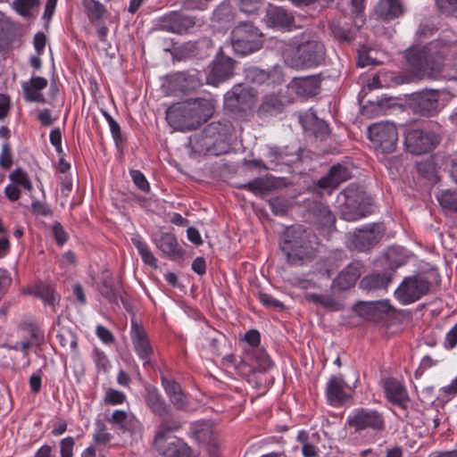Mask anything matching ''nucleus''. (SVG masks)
<instances>
[{
	"instance_id": "nucleus-6",
	"label": "nucleus",
	"mask_w": 457,
	"mask_h": 457,
	"mask_svg": "<svg viewBox=\"0 0 457 457\" xmlns=\"http://www.w3.org/2000/svg\"><path fill=\"white\" fill-rule=\"evenodd\" d=\"M287 62L293 68H313L322 64L326 58L324 45L318 40L300 43L292 56H286Z\"/></svg>"
},
{
	"instance_id": "nucleus-55",
	"label": "nucleus",
	"mask_w": 457,
	"mask_h": 457,
	"mask_svg": "<svg viewBox=\"0 0 457 457\" xmlns=\"http://www.w3.org/2000/svg\"><path fill=\"white\" fill-rule=\"evenodd\" d=\"M94 361L97 367L98 370H102L103 372H106L109 369V360L105 353L98 349L94 351Z\"/></svg>"
},
{
	"instance_id": "nucleus-25",
	"label": "nucleus",
	"mask_w": 457,
	"mask_h": 457,
	"mask_svg": "<svg viewBox=\"0 0 457 457\" xmlns=\"http://www.w3.org/2000/svg\"><path fill=\"white\" fill-rule=\"evenodd\" d=\"M30 295L37 296L45 305H50L54 309L59 304L61 299L60 295L49 282L40 279L35 282L33 288H30Z\"/></svg>"
},
{
	"instance_id": "nucleus-11",
	"label": "nucleus",
	"mask_w": 457,
	"mask_h": 457,
	"mask_svg": "<svg viewBox=\"0 0 457 457\" xmlns=\"http://www.w3.org/2000/svg\"><path fill=\"white\" fill-rule=\"evenodd\" d=\"M347 424L356 432L365 429L382 431L385 428V420L382 413L375 410L361 408L356 410L347 419Z\"/></svg>"
},
{
	"instance_id": "nucleus-32",
	"label": "nucleus",
	"mask_w": 457,
	"mask_h": 457,
	"mask_svg": "<svg viewBox=\"0 0 457 457\" xmlns=\"http://www.w3.org/2000/svg\"><path fill=\"white\" fill-rule=\"evenodd\" d=\"M158 417L160 418V424L154 437L170 436L171 433L177 432L182 428V422L173 416L171 409L168 414Z\"/></svg>"
},
{
	"instance_id": "nucleus-31",
	"label": "nucleus",
	"mask_w": 457,
	"mask_h": 457,
	"mask_svg": "<svg viewBox=\"0 0 457 457\" xmlns=\"http://www.w3.org/2000/svg\"><path fill=\"white\" fill-rule=\"evenodd\" d=\"M345 198V208L342 210V218L347 221H354L365 216L363 207L359 204L356 205L357 199L351 190H346L344 194Z\"/></svg>"
},
{
	"instance_id": "nucleus-64",
	"label": "nucleus",
	"mask_w": 457,
	"mask_h": 457,
	"mask_svg": "<svg viewBox=\"0 0 457 457\" xmlns=\"http://www.w3.org/2000/svg\"><path fill=\"white\" fill-rule=\"evenodd\" d=\"M260 0H238V5L242 12L252 13L259 8Z\"/></svg>"
},
{
	"instance_id": "nucleus-42",
	"label": "nucleus",
	"mask_w": 457,
	"mask_h": 457,
	"mask_svg": "<svg viewBox=\"0 0 457 457\" xmlns=\"http://www.w3.org/2000/svg\"><path fill=\"white\" fill-rule=\"evenodd\" d=\"M131 241L141 255L143 262L145 264L155 268L157 266V260L152 253L147 244L142 241L140 237H132Z\"/></svg>"
},
{
	"instance_id": "nucleus-60",
	"label": "nucleus",
	"mask_w": 457,
	"mask_h": 457,
	"mask_svg": "<svg viewBox=\"0 0 457 457\" xmlns=\"http://www.w3.org/2000/svg\"><path fill=\"white\" fill-rule=\"evenodd\" d=\"M11 282L12 278L7 270L0 269V300L6 294Z\"/></svg>"
},
{
	"instance_id": "nucleus-41",
	"label": "nucleus",
	"mask_w": 457,
	"mask_h": 457,
	"mask_svg": "<svg viewBox=\"0 0 457 457\" xmlns=\"http://www.w3.org/2000/svg\"><path fill=\"white\" fill-rule=\"evenodd\" d=\"M48 85L46 78L40 76L30 77V102L46 103V98L42 90Z\"/></svg>"
},
{
	"instance_id": "nucleus-7",
	"label": "nucleus",
	"mask_w": 457,
	"mask_h": 457,
	"mask_svg": "<svg viewBox=\"0 0 457 457\" xmlns=\"http://www.w3.org/2000/svg\"><path fill=\"white\" fill-rule=\"evenodd\" d=\"M368 137L382 153H392L397 145V129L389 121L372 124L368 128Z\"/></svg>"
},
{
	"instance_id": "nucleus-24",
	"label": "nucleus",
	"mask_w": 457,
	"mask_h": 457,
	"mask_svg": "<svg viewBox=\"0 0 457 457\" xmlns=\"http://www.w3.org/2000/svg\"><path fill=\"white\" fill-rule=\"evenodd\" d=\"M403 0H379L375 13L384 21H390L403 15Z\"/></svg>"
},
{
	"instance_id": "nucleus-34",
	"label": "nucleus",
	"mask_w": 457,
	"mask_h": 457,
	"mask_svg": "<svg viewBox=\"0 0 457 457\" xmlns=\"http://www.w3.org/2000/svg\"><path fill=\"white\" fill-rule=\"evenodd\" d=\"M392 280V274L372 273L365 276L360 282V287L365 290L386 288Z\"/></svg>"
},
{
	"instance_id": "nucleus-12",
	"label": "nucleus",
	"mask_w": 457,
	"mask_h": 457,
	"mask_svg": "<svg viewBox=\"0 0 457 457\" xmlns=\"http://www.w3.org/2000/svg\"><path fill=\"white\" fill-rule=\"evenodd\" d=\"M384 232L382 224H373L369 228L358 229L351 236L348 247L358 252L368 251L380 241Z\"/></svg>"
},
{
	"instance_id": "nucleus-27",
	"label": "nucleus",
	"mask_w": 457,
	"mask_h": 457,
	"mask_svg": "<svg viewBox=\"0 0 457 457\" xmlns=\"http://www.w3.org/2000/svg\"><path fill=\"white\" fill-rule=\"evenodd\" d=\"M267 22L275 27L290 29L294 26L295 18L293 14L283 7L270 4L266 8Z\"/></svg>"
},
{
	"instance_id": "nucleus-61",
	"label": "nucleus",
	"mask_w": 457,
	"mask_h": 457,
	"mask_svg": "<svg viewBox=\"0 0 457 457\" xmlns=\"http://www.w3.org/2000/svg\"><path fill=\"white\" fill-rule=\"evenodd\" d=\"M53 234L56 243L60 245H63L67 239L68 236L63 227L59 222H55L53 226Z\"/></svg>"
},
{
	"instance_id": "nucleus-1",
	"label": "nucleus",
	"mask_w": 457,
	"mask_h": 457,
	"mask_svg": "<svg viewBox=\"0 0 457 457\" xmlns=\"http://www.w3.org/2000/svg\"><path fill=\"white\" fill-rule=\"evenodd\" d=\"M456 48L455 39L438 38L422 47L412 46L405 58L415 74L420 78L457 82V54L447 63L444 59Z\"/></svg>"
},
{
	"instance_id": "nucleus-8",
	"label": "nucleus",
	"mask_w": 457,
	"mask_h": 457,
	"mask_svg": "<svg viewBox=\"0 0 457 457\" xmlns=\"http://www.w3.org/2000/svg\"><path fill=\"white\" fill-rule=\"evenodd\" d=\"M429 281L421 276L405 278L395 292V297L403 304H410L428 294Z\"/></svg>"
},
{
	"instance_id": "nucleus-43",
	"label": "nucleus",
	"mask_w": 457,
	"mask_h": 457,
	"mask_svg": "<svg viewBox=\"0 0 457 457\" xmlns=\"http://www.w3.org/2000/svg\"><path fill=\"white\" fill-rule=\"evenodd\" d=\"M436 198L440 205L447 211L457 212V192L450 189L443 190L437 194Z\"/></svg>"
},
{
	"instance_id": "nucleus-47",
	"label": "nucleus",
	"mask_w": 457,
	"mask_h": 457,
	"mask_svg": "<svg viewBox=\"0 0 457 457\" xmlns=\"http://www.w3.org/2000/svg\"><path fill=\"white\" fill-rule=\"evenodd\" d=\"M45 333L37 325L30 323V347H38L45 344Z\"/></svg>"
},
{
	"instance_id": "nucleus-2",
	"label": "nucleus",
	"mask_w": 457,
	"mask_h": 457,
	"mask_svg": "<svg viewBox=\"0 0 457 457\" xmlns=\"http://www.w3.org/2000/svg\"><path fill=\"white\" fill-rule=\"evenodd\" d=\"M214 112L212 99L195 98L170 106L166 120L176 130H193L206 122Z\"/></svg>"
},
{
	"instance_id": "nucleus-18",
	"label": "nucleus",
	"mask_w": 457,
	"mask_h": 457,
	"mask_svg": "<svg viewBox=\"0 0 457 457\" xmlns=\"http://www.w3.org/2000/svg\"><path fill=\"white\" fill-rule=\"evenodd\" d=\"M354 311L359 316L378 322L387 316L391 306L388 301L361 302L355 305Z\"/></svg>"
},
{
	"instance_id": "nucleus-54",
	"label": "nucleus",
	"mask_w": 457,
	"mask_h": 457,
	"mask_svg": "<svg viewBox=\"0 0 457 457\" xmlns=\"http://www.w3.org/2000/svg\"><path fill=\"white\" fill-rule=\"evenodd\" d=\"M12 182L18 186H22L24 188H29V179L27 173L21 169L18 168L14 170L9 176Z\"/></svg>"
},
{
	"instance_id": "nucleus-56",
	"label": "nucleus",
	"mask_w": 457,
	"mask_h": 457,
	"mask_svg": "<svg viewBox=\"0 0 457 457\" xmlns=\"http://www.w3.org/2000/svg\"><path fill=\"white\" fill-rule=\"evenodd\" d=\"M269 205L272 212L276 215H285L287 211V205L284 200L272 198L269 200Z\"/></svg>"
},
{
	"instance_id": "nucleus-39",
	"label": "nucleus",
	"mask_w": 457,
	"mask_h": 457,
	"mask_svg": "<svg viewBox=\"0 0 457 457\" xmlns=\"http://www.w3.org/2000/svg\"><path fill=\"white\" fill-rule=\"evenodd\" d=\"M203 77L199 71L193 73L181 72L179 75V80L180 82L181 89L185 92L194 91L203 85Z\"/></svg>"
},
{
	"instance_id": "nucleus-36",
	"label": "nucleus",
	"mask_w": 457,
	"mask_h": 457,
	"mask_svg": "<svg viewBox=\"0 0 457 457\" xmlns=\"http://www.w3.org/2000/svg\"><path fill=\"white\" fill-rule=\"evenodd\" d=\"M108 422L116 425L122 431H131L138 425V420L129 416L125 411L117 410L107 419Z\"/></svg>"
},
{
	"instance_id": "nucleus-63",
	"label": "nucleus",
	"mask_w": 457,
	"mask_h": 457,
	"mask_svg": "<svg viewBox=\"0 0 457 457\" xmlns=\"http://www.w3.org/2000/svg\"><path fill=\"white\" fill-rule=\"evenodd\" d=\"M436 30H437V29L436 28V26L434 24L429 23V22H422V23H420V25L417 30V35L420 38H422V37L426 38L428 37L434 35V33Z\"/></svg>"
},
{
	"instance_id": "nucleus-50",
	"label": "nucleus",
	"mask_w": 457,
	"mask_h": 457,
	"mask_svg": "<svg viewBox=\"0 0 457 457\" xmlns=\"http://www.w3.org/2000/svg\"><path fill=\"white\" fill-rule=\"evenodd\" d=\"M130 176L134 184L138 189L143 192H148L150 190V185L141 171L137 170H131Z\"/></svg>"
},
{
	"instance_id": "nucleus-10",
	"label": "nucleus",
	"mask_w": 457,
	"mask_h": 457,
	"mask_svg": "<svg viewBox=\"0 0 457 457\" xmlns=\"http://www.w3.org/2000/svg\"><path fill=\"white\" fill-rule=\"evenodd\" d=\"M153 446L163 457H197L199 455V453L175 436L154 437Z\"/></svg>"
},
{
	"instance_id": "nucleus-15",
	"label": "nucleus",
	"mask_w": 457,
	"mask_h": 457,
	"mask_svg": "<svg viewBox=\"0 0 457 457\" xmlns=\"http://www.w3.org/2000/svg\"><path fill=\"white\" fill-rule=\"evenodd\" d=\"M195 24L196 21L194 17L173 12L162 17L157 26L161 30L184 34L195 27Z\"/></svg>"
},
{
	"instance_id": "nucleus-4",
	"label": "nucleus",
	"mask_w": 457,
	"mask_h": 457,
	"mask_svg": "<svg viewBox=\"0 0 457 457\" xmlns=\"http://www.w3.org/2000/svg\"><path fill=\"white\" fill-rule=\"evenodd\" d=\"M257 92L253 87L235 85L224 96V108L235 120H245L254 105Z\"/></svg>"
},
{
	"instance_id": "nucleus-59",
	"label": "nucleus",
	"mask_w": 457,
	"mask_h": 457,
	"mask_svg": "<svg viewBox=\"0 0 457 457\" xmlns=\"http://www.w3.org/2000/svg\"><path fill=\"white\" fill-rule=\"evenodd\" d=\"M31 207L33 213L37 215L51 216L53 214L51 208L45 202L38 200L33 201Z\"/></svg>"
},
{
	"instance_id": "nucleus-16",
	"label": "nucleus",
	"mask_w": 457,
	"mask_h": 457,
	"mask_svg": "<svg viewBox=\"0 0 457 457\" xmlns=\"http://www.w3.org/2000/svg\"><path fill=\"white\" fill-rule=\"evenodd\" d=\"M363 264L359 261H353L343 269L333 279L331 289L343 292L354 287L362 273Z\"/></svg>"
},
{
	"instance_id": "nucleus-49",
	"label": "nucleus",
	"mask_w": 457,
	"mask_h": 457,
	"mask_svg": "<svg viewBox=\"0 0 457 457\" xmlns=\"http://www.w3.org/2000/svg\"><path fill=\"white\" fill-rule=\"evenodd\" d=\"M169 399L174 408L179 411H186L189 406L187 397L183 390L177 392L176 395H171Z\"/></svg>"
},
{
	"instance_id": "nucleus-9",
	"label": "nucleus",
	"mask_w": 457,
	"mask_h": 457,
	"mask_svg": "<svg viewBox=\"0 0 457 457\" xmlns=\"http://www.w3.org/2000/svg\"><path fill=\"white\" fill-rule=\"evenodd\" d=\"M440 142V137L431 131L413 129L406 132L404 145L408 152L420 155L434 149Z\"/></svg>"
},
{
	"instance_id": "nucleus-53",
	"label": "nucleus",
	"mask_w": 457,
	"mask_h": 457,
	"mask_svg": "<svg viewBox=\"0 0 457 457\" xmlns=\"http://www.w3.org/2000/svg\"><path fill=\"white\" fill-rule=\"evenodd\" d=\"M12 164V155L11 153V148L8 143H4L2 145V150L0 154V167L4 170H8L11 168Z\"/></svg>"
},
{
	"instance_id": "nucleus-29",
	"label": "nucleus",
	"mask_w": 457,
	"mask_h": 457,
	"mask_svg": "<svg viewBox=\"0 0 457 457\" xmlns=\"http://www.w3.org/2000/svg\"><path fill=\"white\" fill-rule=\"evenodd\" d=\"M232 132V125L229 121H213L208 124L203 130L205 138L212 139V144L223 141Z\"/></svg>"
},
{
	"instance_id": "nucleus-23",
	"label": "nucleus",
	"mask_w": 457,
	"mask_h": 457,
	"mask_svg": "<svg viewBox=\"0 0 457 457\" xmlns=\"http://www.w3.org/2000/svg\"><path fill=\"white\" fill-rule=\"evenodd\" d=\"M350 178L349 170L341 164H337L331 167L328 173L318 181V186L324 189L334 190Z\"/></svg>"
},
{
	"instance_id": "nucleus-17",
	"label": "nucleus",
	"mask_w": 457,
	"mask_h": 457,
	"mask_svg": "<svg viewBox=\"0 0 457 457\" xmlns=\"http://www.w3.org/2000/svg\"><path fill=\"white\" fill-rule=\"evenodd\" d=\"M131 340L137 354L144 361V364H150V358L154 354V349L145 328L137 322H132Z\"/></svg>"
},
{
	"instance_id": "nucleus-28",
	"label": "nucleus",
	"mask_w": 457,
	"mask_h": 457,
	"mask_svg": "<svg viewBox=\"0 0 457 457\" xmlns=\"http://www.w3.org/2000/svg\"><path fill=\"white\" fill-rule=\"evenodd\" d=\"M145 403L154 415L163 416L170 412V406L165 402L155 386L149 385L145 387Z\"/></svg>"
},
{
	"instance_id": "nucleus-57",
	"label": "nucleus",
	"mask_w": 457,
	"mask_h": 457,
	"mask_svg": "<svg viewBox=\"0 0 457 457\" xmlns=\"http://www.w3.org/2000/svg\"><path fill=\"white\" fill-rule=\"evenodd\" d=\"M436 4L442 13L450 14L457 10V0H436Z\"/></svg>"
},
{
	"instance_id": "nucleus-21",
	"label": "nucleus",
	"mask_w": 457,
	"mask_h": 457,
	"mask_svg": "<svg viewBox=\"0 0 457 457\" xmlns=\"http://www.w3.org/2000/svg\"><path fill=\"white\" fill-rule=\"evenodd\" d=\"M384 389L390 403L406 410L410 398L406 388L400 381L395 378H387L385 381Z\"/></svg>"
},
{
	"instance_id": "nucleus-52",
	"label": "nucleus",
	"mask_w": 457,
	"mask_h": 457,
	"mask_svg": "<svg viewBox=\"0 0 457 457\" xmlns=\"http://www.w3.org/2000/svg\"><path fill=\"white\" fill-rule=\"evenodd\" d=\"M259 299L262 302V303L268 308H272V309H276V310H284L285 309V305L283 304V303L275 299L270 294L261 292L259 294Z\"/></svg>"
},
{
	"instance_id": "nucleus-5",
	"label": "nucleus",
	"mask_w": 457,
	"mask_h": 457,
	"mask_svg": "<svg viewBox=\"0 0 457 457\" xmlns=\"http://www.w3.org/2000/svg\"><path fill=\"white\" fill-rule=\"evenodd\" d=\"M231 46L235 53L246 55L262 48L264 37L252 22H240L231 31Z\"/></svg>"
},
{
	"instance_id": "nucleus-58",
	"label": "nucleus",
	"mask_w": 457,
	"mask_h": 457,
	"mask_svg": "<svg viewBox=\"0 0 457 457\" xmlns=\"http://www.w3.org/2000/svg\"><path fill=\"white\" fill-rule=\"evenodd\" d=\"M75 441L73 437L68 436L61 441V456L62 457H73V446Z\"/></svg>"
},
{
	"instance_id": "nucleus-35",
	"label": "nucleus",
	"mask_w": 457,
	"mask_h": 457,
	"mask_svg": "<svg viewBox=\"0 0 457 457\" xmlns=\"http://www.w3.org/2000/svg\"><path fill=\"white\" fill-rule=\"evenodd\" d=\"M158 248L165 254L181 256L182 249L179 246L176 237L171 233H163L156 242Z\"/></svg>"
},
{
	"instance_id": "nucleus-48",
	"label": "nucleus",
	"mask_w": 457,
	"mask_h": 457,
	"mask_svg": "<svg viewBox=\"0 0 457 457\" xmlns=\"http://www.w3.org/2000/svg\"><path fill=\"white\" fill-rule=\"evenodd\" d=\"M125 400H126V395L120 391H118V390H115L112 388H109L105 393L104 403L106 404H111V405L121 404L125 402Z\"/></svg>"
},
{
	"instance_id": "nucleus-3",
	"label": "nucleus",
	"mask_w": 457,
	"mask_h": 457,
	"mask_svg": "<svg viewBox=\"0 0 457 457\" xmlns=\"http://www.w3.org/2000/svg\"><path fill=\"white\" fill-rule=\"evenodd\" d=\"M316 245L317 237L303 226L296 225L286 230L280 247L290 264L300 265L314 258Z\"/></svg>"
},
{
	"instance_id": "nucleus-45",
	"label": "nucleus",
	"mask_w": 457,
	"mask_h": 457,
	"mask_svg": "<svg viewBox=\"0 0 457 457\" xmlns=\"http://www.w3.org/2000/svg\"><path fill=\"white\" fill-rule=\"evenodd\" d=\"M330 30L335 38L339 41L350 43L354 39V34L349 29H345L338 24H332Z\"/></svg>"
},
{
	"instance_id": "nucleus-22",
	"label": "nucleus",
	"mask_w": 457,
	"mask_h": 457,
	"mask_svg": "<svg viewBox=\"0 0 457 457\" xmlns=\"http://www.w3.org/2000/svg\"><path fill=\"white\" fill-rule=\"evenodd\" d=\"M320 81V75L295 78L289 87L299 96H312L319 93Z\"/></svg>"
},
{
	"instance_id": "nucleus-46",
	"label": "nucleus",
	"mask_w": 457,
	"mask_h": 457,
	"mask_svg": "<svg viewBox=\"0 0 457 457\" xmlns=\"http://www.w3.org/2000/svg\"><path fill=\"white\" fill-rule=\"evenodd\" d=\"M103 114L109 123L110 129L116 145H119L120 144H122L124 138L122 137L120 125L117 123V121H115L112 119V117L107 112L103 111Z\"/></svg>"
},
{
	"instance_id": "nucleus-19",
	"label": "nucleus",
	"mask_w": 457,
	"mask_h": 457,
	"mask_svg": "<svg viewBox=\"0 0 457 457\" xmlns=\"http://www.w3.org/2000/svg\"><path fill=\"white\" fill-rule=\"evenodd\" d=\"M286 108V102L278 93L266 94L262 97L256 110L259 118L266 119L280 114Z\"/></svg>"
},
{
	"instance_id": "nucleus-40",
	"label": "nucleus",
	"mask_w": 457,
	"mask_h": 457,
	"mask_svg": "<svg viewBox=\"0 0 457 457\" xmlns=\"http://www.w3.org/2000/svg\"><path fill=\"white\" fill-rule=\"evenodd\" d=\"M304 297L308 302L321 305L323 308L330 311H338L342 308L341 303L330 295L308 293Z\"/></svg>"
},
{
	"instance_id": "nucleus-30",
	"label": "nucleus",
	"mask_w": 457,
	"mask_h": 457,
	"mask_svg": "<svg viewBox=\"0 0 457 457\" xmlns=\"http://www.w3.org/2000/svg\"><path fill=\"white\" fill-rule=\"evenodd\" d=\"M195 437L199 444L206 445L212 457H218L217 450L219 444L210 425L201 424L195 430Z\"/></svg>"
},
{
	"instance_id": "nucleus-33",
	"label": "nucleus",
	"mask_w": 457,
	"mask_h": 457,
	"mask_svg": "<svg viewBox=\"0 0 457 457\" xmlns=\"http://www.w3.org/2000/svg\"><path fill=\"white\" fill-rule=\"evenodd\" d=\"M345 380L342 377L332 376L327 384V397L333 405L343 403L345 398Z\"/></svg>"
},
{
	"instance_id": "nucleus-14",
	"label": "nucleus",
	"mask_w": 457,
	"mask_h": 457,
	"mask_svg": "<svg viewBox=\"0 0 457 457\" xmlns=\"http://www.w3.org/2000/svg\"><path fill=\"white\" fill-rule=\"evenodd\" d=\"M235 65L236 62L226 56L220 49L212 61L210 72L204 76L206 82L210 85L218 86L230 79L234 75Z\"/></svg>"
},
{
	"instance_id": "nucleus-51",
	"label": "nucleus",
	"mask_w": 457,
	"mask_h": 457,
	"mask_svg": "<svg viewBox=\"0 0 457 457\" xmlns=\"http://www.w3.org/2000/svg\"><path fill=\"white\" fill-rule=\"evenodd\" d=\"M161 382L168 397H170L171 395H176L177 392L182 390L180 385L177 381L165 376L161 377Z\"/></svg>"
},
{
	"instance_id": "nucleus-44",
	"label": "nucleus",
	"mask_w": 457,
	"mask_h": 457,
	"mask_svg": "<svg viewBox=\"0 0 457 457\" xmlns=\"http://www.w3.org/2000/svg\"><path fill=\"white\" fill-rule=\"evenodd\" d=\"M251 356L256 364V368L261 371H266L273 365L272 361L263 348L252 349Z\"/></svg>"
},
{
	"instance_id": "nucleus-62",
	"label": "nucleus",
	"mask_w": 457,
	"mask_h": 457,
	"mask_svg": "<svg viewBox=\"0 0 457 457\" xmlns=\"http://www.w3.org/2000/svg\"><path fill=\"white\" fill-rule=\"evenodd\" d=\"M313 134L316 137H320L321 139L326 138L329 134L328 125L324 120H319L316 119Z\"/></svg>"
},
{
	"instance_id": "nucleus-38",
	"label": "nucleus",
	"mask_w": 457,
	"mask_h": 457,
	"mask_svg": "<svg viewBox=\"0 0 457 457\" xmlns=\"http://www.w3.org/2000/svg\"><path fill=\"white\" fill-rule=\"evenodd\" d=\"M82 6L91 22L99 21L107 12L105 6L96 0H82Z\"/></svg>"
},
{
	"instance_id": "nucleus-37",
	"label": "nucleus",
	"mask_w": 457,
	"mask_h": 457,
	"mask_svg": "<svg viewBox=\"0 0 457 457\" xmlns=\"http://www.w3.org/2000/svg\"><path fill=\"white\" fill-rule=\"evenodd\" d=\"M100 293L109 303L118 304L120 293L114 285L112 276L108 271L103 273Z\"/></svg>"
},
{
	"instance_id": "nucleus-26",
	"label": "nucleus",
	"mask_w": 457,
	"mask_h": 457,
	"mask_svg": "<svg viewBox=\"0 0 457 457\" xmlns=\"http://www.w3.org/2000/svg\"><path fill=\"white\" fill-rule=\"evenodd\" d=\"M308 210L320 226L335 229L336 217L328 205L320 201H312L309 204Z\"/></svg>"
},
{
	"instance_id": "nucleus-13",
	"label": "nucleus",
	"mask_w": 457,
	"mask_h": 457,
	"mask_svg": "<svg viewBox=\"0 0 457 457\" xmlns=\"http://www.w3.org/2000/svg\"><path fill=\"white\" fill-rule=\"evenodd\" d=\"M439 90L425 89L411 95V104L416 113L430 117L439 111Z\"/></svg>"
},
{
	"instance_id": "nucleus-20",
	"label": "nucleus",
	"mask_w": 457,
	"mask_h": 457,
	"mask_svg": "<svg viewBox=\"0 0 457 457\" xmlns=\"http://www.w3.org/2000/svg\"><path fill=\"white\" fill-rule=\"evenodd\" d=\"M246 79L252 83L275 87L284 81V77L279 70L272 69L264 71L257 67L249 68L246 71Z\"/></svg>"
}]
</instances>
